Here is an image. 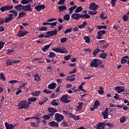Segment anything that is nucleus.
Returning <instances> with one entry per match:
<instances>
[{
	"mask_svg": "<svg viewBox=\"0 0 129 129\" xmlns=\"http://www.w3.org/2000/svg\"><path fill=\"white\" fill-rule=\"evenodd\" d=\"M79 104V105H78L77 106V110H81L82 108H83V104H84V102H79L78 103Z\"/></svg>",
	"mask_w": 129,
	"mask_h": 129,
	"instance_id": "30",
	"label": "nucleus"
},
{
	"mask_svg": "<svg viewBox=\"0 0 129 129\" xmlns=\"http://www.w3.org/2000/svg\"><path fill=\"white\" fill-rule=\"evenodd\" d=\"M26 16V13L24 12H21L19 13L18 17L17 18V20H19V19H21V18H23V17H25Z\"/></svg>",
	"mask_w": 129,
	"mask_h": 129,
	"instance_id": "24",
	"label": "nucleus"
},
{
	"mask_svg": "<svg viewBox=\"0 0 129 129\" xmlns=\"http://www.w3.org/2000/svg\"><path fill=\"white\" fill-rule=\"evenodd\" d=\"M70 15L69 14H66L63 16V20L64 21H69L70 20Z\"/></svg>",
	"mask_w": 129,
	"mask_h": 129,
	"instance_id": "38",
	"label": "nucleus"
},
{
	"mask_svg": "<svg viewBox=\"0 0 129 129\" xmlns=\"http://www.w3.org/2000/svg\"><path fill=\"white\" fill-rule=\"evenodd\" d=\"M46 8V6L44 5H40L35 7V9L37 11H41V10H44Z\"/></svg>",
	"mask_w": 129,
	"mask_h": 129,
	"instance_id": "19",
	"label": "nucleus"
},
{
	"mask_svg": "<svg viewBox=\"0 0 129 129\" xmlns=\"http://www.w3.org/2000/svg\"><path fill=\"white\" fill-rule=\"evenodd\" d=\"M111 4L114 7L115 6V5L116 4V2H117V0H111Z\"/></svg>",
	"mask_w": 129,
	"mask_h": 129,
	"instance_id": "61",
	"label": "nucleus"
},
{
	"mask_svg": "<svg viewBox=\"0 0 129 129\" xmlns=\"http://www.w3.org/2000/svg\"><path fill=\"white\" fill-rule=\"evenodd\" d=\"M73 31V28L66 29L64 31V34H68V33H71Z\"/></svg>",
	"mask_w": 129,
	"mask_h": 129,
	"instance_id": "51",
	"label": "nucleus"
},
{
	"mask_svg": "<svg viewBox=\"0 0 129 129\" xmlns=\"http://www.w3.org/2000/svg\"><path fill=\"white\" fill-rule=\"evenodd\" d=\"M32 104L31 102L27 100H22L18 103L19 110L27 109L30 107V105Z\"/></svg>",
	"mask_w": 129,
	"mask_h": 129,
	"instance_id": "4",
	"label": "nucleus"
},
{
	"mask_svg": "<svg viewBox=\"0 0 129 129\" xmlns=\"http://www.w3.org/2000/svg\"><path fill=\"white\" fill-rule=\"evenodd\" d=\"M105 33H106V31L104 30L98 31L97 32L98 36L97 37V39H98V40H100L101 37H102V35H104Z\"/></svg>",
	"mask_w": 129,
	"mask_h": 129,
	"instance_id": "16",
	"label": "nucleus"
},
{
	"mask_svg": "<svg viewBox=\"0 0 129 129\" xmlns=\"http://www.w3.org/2000/svg\"><path fill=\"white\" fill-rule=\"evenodd\" d=\"M97 13V11L96 10H94L93 11H90L89 12V15H91L92 16H94V15H96Z\"/></svg>",
	"mask_w": 129,
	"mask_h": 129,
	"instance_id": "48",
	"label": "nucleus"
},
{
	"mask_svg": "<svg viewBox=\"0 0 129 129\" xmlns=\"http://www.w3.org/2000/svg\"><path fill=\"white\" fill-rule=\"evenodd\" d=\"M48 125L50 126L53 127H59V123L55 121H51L48 122Z\"/></svg>",
	"mask_w": 129,
	"mask_h": 129,
	"instance_id": "17",
	"label": "nucleus"
},
{
	"mask_svg": "<svg viewBox=\"0 0 129 129\" xmlns=\"http://www.w3.org/2000/svg\"><path fill=\"white\" fill-rule=\"evenodd\" d=\"M47 111L49 112L48 114H45L41 117V118H43L45 120H49L50 117H53L56 112H57V110L55 109V108L49 107L47 109Z\"/></svg>",
	"mask_w": 129,
	"mask_h": 129,
	"instance_id": "1",
	"label": "nucleus"
},
{
	"mask_svg": "<svg viewBox=\"0 0 129 129\" xmlns=\"http://www.w3.org/2000/svg\"><path fill=\"white\" fill-rule=\"evenodd\" d=\"M23 8V6L22 4H19L18 5H16L14 7V9L19 11H21L22 10L21 8Z\"/></svg>",
	"mask_w": 129,
	"mask_h": 129,
	"instance_id": "32",
	"label": "nucleus"
},
{
	"mask_svg": "<svg viewBox=\"0 0 129 129\" xmlns=\"http://www.w3.org/2000/svg\"><path fill=\"white\" fill-rule=\"evenodd\" d=\"M37 97H30L29 98H28V101L30 102H35L37 101Z\"/></svg>",
	"mask_w": 129,
	"mask_h": 129,
	"instance_id": "31",
	"label": "nucleus"
},
{
	"mask_svg": "<svg viewBox=\"0 0 129 129\" xmlns=\"http://www.w3.org/2000/svg\"><path fill=\"white\" fill-rule=\"evenodd\" d=\"M68 96L69 95H64L60 98V101L64 103H68L71 102V100H68Z\"/></svg>",
	"mask_w": 129,
	"mask_h": 129,
	"instance_id": "10",
	"label": "nucleus"
},
{
	"mask_svg": "<svg viewBox=\"0 0 129 129\" xmlns=\"http://www.w3.org/2000/svg\"><path fill=\"white\" fill-rule=\"evenodd\" d=\"M51 104L52 106H58L59 105L58 102H56V100H53L51 101Z\"/></svg>",
	"mask_w": 129,
	"mask_h": 129,
	"instance_id": "49",
	"label": "nucleus"
},
{
	"mask_svg": "<svg viewBox=\"0 0 129 129\" xmlns=\"http://www.w3.org/2000/svg\"><path fill=\"white\" fill-rule=\"evenodd\" d=\"M120 97V95H119L117 93H116L115 95L113 96V98L116 99V100H120V98H119Z\"/></svg>",
	"mask_w": 129,
	"mask_h": 129,
	"instance_id": "47",
	"label": "nucleus"
},
{
	"mask_svg": "<svg viewBox=\"0 0 129 129\" xmlns=\"http://www.w3.org/2000/svg\"><path fill=\"white\" fill-rule=\"evenodd\" d=\"M0 80L4 82L6 81V78L4 73L0 74Z\"/></svg>",
	"mask_w": 129,
	"mask_h": 129,
	"instance_id": "36",
	"label": "nucleus"
},
{
	"mask_svg": "<svg viewBox=\"0 0 129 129\" xmlns=\"http://www.w3.org/2000/svg\"><path fill=\"white\" fill-rule=\"evenodd\" d=\"M104 119H106L108 118V108L106 107L105 110L102 113Z\"/></svg>",
	"mask_w": 129,
	"mask_h": 129,
	"instance_id": "12",
	"label": "nucleus"
},
{
	"mask_svg": "<svg viewBox=\"0 0 129 129\" xmlns=\"http://www.w3.org/2000/svg\"><path fill=\"white\" fill-rule=\"evenodd\" d=\"M52 50L56 53L62 54L67 53L68 52L67 49L64 47H62V48H61L60 47H58L57 48H53Z\"/></svg>",
	"mask_w": 129,
	"mask_h": 129,
	"instance_id": "6",
	"label": "nucleus"
},
{
	"mask_svg": "<svg viewBox=\"0 0 129 129\" xmlns=\"http://www.w3.org/2000/svg\"><path fill=\"white\" fill-rule=\"evenodd\" d=\"M126 117L124 116H122L120 117V122L121 123H124L125 122L126 119H125Z\"/></svg>",
	"mask_w": 129,
	"mask_h": 129,
	"instance_id": "42",
	"label": "nucleus"
},
{
	"mask_svg": "<svg viewBox=\"0 0 129 129\" xmlns=\"http://www.w3.org/2000/svg\"><path fill=\"white\" fill-rule=\"evenodd\" d=\"M115 91H117V93L118 94H120L121 93L124 92V91H125V89H124V87L122 86H117L115 87Z\"/></svg>",
	"mask_w": 129,
	"mask_h": 129,
	"instance_id": "11",
	"label": "nucleus"
},
{
	"mask_svg": "<svg viewBox=\"0 0 129 129\" xmlns=\"http://www.w3.org/2000/svg\"><path fill=\"white\" fill-rule=\"evenodd\" d=\"M106 125H107L108 127H111V128L114 127V124H113V123H110V122L107 123V124H106Z\"/></svg>",
	"mask_w": 129,
	"mask_h": 129,
	"instance_id": "57",
	"label": "nucleus"
},
{
	"mask_svg": "<svg viewBox=\"0 0 129 129\" xmlns=\"http://www.w3.org/2000/svg\"><path fill=\"white\" fill-rule=\"evenodd\" d=\"M97 29L98 30H101L102 29H104L105 30H106V29H107V26L104 25H101V26H97Z\"/></svg>",
	"mask_w": 129,
	"mask_h": 129,
	"instance_id": "44",
	"label": "nucleus"
},
{
	"mask_svg": "<svg viewBox=\"0 0 129 129\" xmlns=\"http://www.w3.org/2000/svg\"><path fill=\"white\" fill-rule=\"evenodd\" d=\"M40 93H41V92L40 91H35V94H34V95H33V96L34 97H38L40 96Z\"/></svg>",
	"mask_w": 129,
	"mask_h": 129,
	"instance_id": "52",
	"label": "nucleus"
},
{
	"mask_svg": "<svg viewBox=\"0 0 129 129\" xmlns=\"http://www.w3.org/2000/svg\"><path fill=\"white\" fill-rule=\"evenodd\" d=\"M46 30H47V27H44V26H42V27H41V28H39L38 29V31H39V32H42V31H46Z\"/></svg>",
	"mask_w": 129,
	"mask_h": 129,
	"instance_id": "46",
	"label": "nucleus"
},
{
	"mask_svg": "<svg viewBox=\"0 0 129 129\" xmlns=\"http://www.w3.org/2000/svg\"><path fill=\"white\" fill-rule=\"evenodd\" d=\"M22 9L24 10V11H32V8L30 4L26 6H23Z\"/></svg>",
	"mask_w": 129,
	"mask_h": 129,
	"instance_id": "13",
	"label": "nucleus"
},
{
	"mask_svg": "<svg viewBox=\"0 0 129 129\" xmlns=\"http://www.w3.org/2000/svg\"><path fill=\"white\" fill-rule=\"evenodd\" d=\"M128 17L127 15H125L122 16V20L123 22H126L127 21H128Z\"/></svg>",
	"mask_w": 129,
	"mask_h": 129,
	"instance_id": "53",
	"label": "nucleus"
},
{
	"mask_svg": "<svg viewBox=\"0 0 129 129\" xmlns=\"http://www.w3.org/2000/svg\"><path fill=\"white\" fill-rule=\"evenodd\" d=\"M77 7L78 6L77 5H75L71 7L70 8H69V11H70L69 14L72 15L74 13V10L77 9Z\"/></svg>",
	"mask_w": 129,
	"mask_h": 129,
	"instance_id": "27",
	"label": "nucleus"
},
{
	"mask_svg": "<svg viewBox=\"0 0 129 129\" xmlns=\"http://www.w3.org/2000/svg\"><path fill=\"white\" fill-rule=\"evenodd\" d=\"M6 64H7V67H8L9 66H12L13 65V62L11 61L10 59H8L6 60Z\"/></svg>",
	"mask_w": 129,
	"mask_h": 129,
	"instance_id": "37",
	"label": "nucleus"
},
{
	"mask_svg": "<svg viewBox=\"0 0 129 129\" xmlns=\"http://www.w3.org/2000/svg\"><path fill=\"white\" fill-rule=\"evenodd\" d=\"M57 19H56V18H52V19H49L48 20H47V22H54V21H57Z\"/></svg>",
	"mask_w": 129,
	"mask_h": 129,
	"instance_id": "63",
	"label": "nucleus"
},
{
	"mask_svg": "<svg viewBox=\"0 0 129 129\" xmlns=\"http://www.w3.org/2000/svg\"><path fill=\"white\" fill-rule=\"evenodd\" d=\"M58 9L59 10V12L60 13H61V12H62L64 11L67 10L68 8L66 6L62 5V6H60L58 7Z\"/></svg>",
	"mask_w": 129,
	"mask_h": 129,
	"instance_id": "22",
	"label": "nucleus"
},
{
	"mask_svg": "<svg viewBox=\"0 0 129 129\" xmlns=\"http://www.w3.org/2000/svg\"><path fill=\"white\" fill-rule=\"evenodd\" d=\"M43 92L45 93L46 94H51L52 93V91H49L46 89L43 90Z\"/></svg>",
	"mask_w": 129,
	"mask_h": 129,
	"instance_id": "50",
	"label": "nucleus"
},
{
	"mask_svg": "<svg viewBox=\"0 0 129 129\" xmlns=\"http://www.w3.org/2000/svg\"><path fill=\"white\" fill-rule=\"evenodd\" d=\"M56 54L55 53L53 52H49V55H48V57L49 58H54L56 56Z\"/></svg>",
	"mask_w": 129,
	"mask_h": 129,
	"instance_id": "35",
	"label": "nucleus"
},
{
	"mask_svg": "<svg viewBox=\"0 0 129 129\" xmlns=\"http://www.w3.org/2000/svg\"><path fill=\"white\" fill-rule=\"evenodd\" d=\"M72 19L73 20H76V21H79L80 19H84V20H86V19H90L91 16L88 14H81L76 13H74L71 16Z\"/></svg>",
	"mask_w": 129,
	"mask_h": 129,
	"instance_id": "2",
	"label": "nucleus"
},
{
	"mask_svg": "<svg viewBox=\"0 0 129 129\" xmlns=\"http://www.w3.org/2000/svg\"><path fill=\"white\" fill-rule=\"evenodd\" d=\"M99 6L95 3H91L89 7V9L91 10H96Z\"/></svg>",
	"mask_w": 129,
	"mask_h": 129,
	"instance_id": "18",
	"label": "nucleus"
},
{
	"mask_svg": "<svg viewBox=\"0 0 129 129\" xmlns=\"http://www.w3.org/2000/svg\"><path fill=\"white\" fill-rule=\"evenodd\" d=\"M57 22L49 23V26H51L52 28L57 25Z\"/></svg>",
	"mask_w": 129,
	"mask_h": 129,
	"instance_id": "58",
	"label": "nucleus"
},
{
	"mask_svg": "<svg viewBox=\"0 0 129 129\" xmlns=\"http://www.w3.org/2000/svg\"><path fill=\"white\" fill-rule=\"evenodd\" d=\"M76 75H72L71 76L68 77V79H67V81H69L71 82H73L76 80V78L75 77Z\"/></svg>",
	"mask_w": 129,
	"mask_h": 129,
	"instance_id": "23",
	"label": "nucleus"
},
{
	"mask_svg": "<svg viewBox=\"0 0 129 129\" xmlns=\"http://www.w3.org/2000/svg\"><path fill=\"white\" fill-rule=\"evenodd\" d=\"M105 127V122H99L97 125V129H102Z\"/></svg>",
	"mask_w": 129,
	"mask_h": 129,
	"instance_id": "20",
	"label": "nucleus"
},
{
	"mask_svg": "<svg viewBox=\"0 0 129 129\" xmlns=\"http://www.w3.org/2000/svg\"><path fill=\"white\" fill-rule=\"evenodd\" d=\"M20 3L23 5H27L29 4L28 0H22V1Z\"/></svg>",
	"mask_w": 129,
	"mask_h": 129,
	"instance_id": "59",
	"label": "nucleus"
},
{
	"mask_svg": "<svg viewBox=\"0 0 129 129\" xmlns=\"http://www.w3.org/2000/svg\"><path fill=\"white\" fill-rule=\"evenodd\" d=\"M88 25V23L86 21L83 22L82 24H81L78 26L79 29H83Z\"/></svg>",
	"mask_w": 129,
	"mask_h": 129,
	"instance_id": "29",
	"label": "nucleus"
},
{
	"mask_svg": "<svg viewBox=\"0 0 129 129\" xmlns=\"http://www.w3.org/2000/svg\"><path fill=\"white\" fill-rule=\"evenodd\" d=\"M69 115L70 118H71L72 119H74L75 115L72 113H69Z\"/></svg>",
	"mask_w": 129,
	"mask_h": 129,
	"instance_id": "64",
	"label": "nucleus"
},
{
	"mask_svg": "<svg viewBox=\"0 0 129 129\" xmlns=\"http://www.w3.org/2000/svg\"><path fill=\"white\" fill-rule=\"evenodd\" d=\"M52 42H51L49 44L45 45L44 48H42V51L43 52H46L49 48L51 47Z\"/></svg>",
	"mask_w": 129,
	"mask_h": 129,
	"instance_id": "25",
	"label": "nucleus"
},
{
	"mask_svg": "<svg viewBox=\"0 0 129 129\" xmlns=\"http://www.w3.org/2000/svg\"><path fill=\"white\" fill-rule=\"evenodd\" d=\"M6 129H14L16 126V124L13 125V124L9 123L7 122L5 123Z\"/></svg>",
	"mask_w": 129,
	"mask_h": 129,
	"instance_id": "14",
	"label": "nucleus"
},
{
	"mask_svg": "<svg viewBox=\"0 0 129 129\" xmlns=\"http://www.w3.org/2000/svg\"><path fill=\"white\" fill-rule=\"evenodd\" d=\"M99 42L100 44V48L103 49H107V48L109 47V43H107L105 40H100L99 41Z\"/></svg>",
	"mask_w": 129,
	"mask_h": 129,
	"instance_id": "7",
	"label": "nucleus"
},
{
	"mask_svg": "<svg viewBox=\"0 0 129 129\" xmlns=\"http://www.w3.org/2000/svg\"><path fill=\"white\" fill-rule=\"evenodd\" d=\"M84 39L85 40V43H90V37L89 36H85Z\"/></svg>",
	"mask_w": 129,
	"mask_h": 129,
	"instance_id": "43",
	"label": "nucleus"
},
{
	"mask_svg": "<svg viewBox=\"0 0 129 129\" xmlns=\"http://www.w3.org/2000/svg\"><path fill=\"white\" fill-rule=\"evenodd\" d=\"M100 52V49L98 48H96L93 52V56H96V55H97V53H98V52Z\"/></svg>",
	"mask_w": 129,
	"mask_h": 129,
	"instance_id": "39",
	"label": "nucleus"
},
{
	"mask_svg": "<svg viewBox=\"0 0 129 129\" xmlns=\"http://www.w3.org/2000/svg\"><path fill=\"white\" fill-rule=\"evenodd\" d=\"M56 86L57 84L55 83H54L48 85V88L49 89L54 90L55 88H56Z\"/></svg>",
	"mask_w": 129,
	"mask_h": 129,
	"instance_id": "26",
	"label": "nucleus"
},
{
	"mask_svg": "<svg viewBox=\"0 0 129 129\" xmlns=\"http://www.w3.org/2000/svg\"><path fill=\"white\" fill-rule=\"evenodd\" d=\"M66 0H59L58 2H57L58 5H63L64 4Z\"/></svg>",
	"mask_w": 129,
	"mask_h": 129,
	"instance_id": "62",
	"label": "nucleus"
},
{
	"mask_svg": "<svg viewBox=\"0 0 129 129\" xmlns=\"http://www.w3.org/2000/svg\"><path fill=\"white\" fill-rule=\"evenodd\" d=\"M99 89L100 90H98V92L99 94L101 95H103V94L104 93V91H103V88L102 87H100Z\"/></svg>",
	"mask_w": 129,
	"mask_h": 129,
	"instance_id": "41",
	"label": "nucleus"
},
{
	"mask_svg": "<svg viewBox=\"0 0 129 129\" xmlns=\"http://www.w3.org/2000/svg\"><path fill=\"white\" fill-rule=\"evenodd\" d=\"M55 120L58 122H62L64 120V116L60 113H56L54 115Z\"/></svg>",
	"mask_w": 129,
	"mask_h": 129,
	"instance_id": "8",
	"label": "nucleus"
},
{
	"mask_svg": "<svg viewBox=\"0 0 129 129\" xmlns=\"http://www.w3.org/2000/svg\"><path fill=\"white\" fill-rule=\"evenodd\" d=\"M71 57V55H67L64 57V59L67 61H69Z\"/></svg>",
	"mask_w": 129,
	"mask_h": 129,
	"instance_id": "55",
	"label": "nucleus"
},
{
	"mask_svg": "<svg viewBox=\"0 0 129 129\" xmlns=\"http://www.w3.org/2000/svg\"><path fill=\"white\" fill-rule=\"evenodd\" d=\"M13 9H14L13 6L7 5V6H4L3 7H2L0 8V11H1L2 12H5L7 10H11Z\"/></svg>",
	"mask_w": 129,
	"mask_h": 129,
	"instance_id": "9",
	"label": "nucleus"
},
{
	"mask_svg": "<svg viewBox=\"0 0 129 129\" xmlns=\"http://www.w3.org/2000/svg\"><path fill=\"white\" fill-rule=\"evenodd\" d=\"M30 125L33 127H38L39 125V124H37V123H36V122H31Z\"/></svg>",
	"mask_w": 129,
	"mask_h": 129,
	"instance_id": "45",
	"label": "nucleus"
},
{
	"mask_svg": "<svg viewBox=\"0 0 129 129\" xmlns=\"http://www.w3.org/2000/svg\"><path fill=\"white\" fill-rule=\"evenodd\" d=\"M126 59H129V57L127 55L123 56L121 59V63L122 64L126 63L127 62V60Z\"/></svg>",
	"mask_w": 129,
	"mask_h": 129,
	"instance_id": "21",
	"label": "nucleus"
},
{
	"mask_svg": "<svg viewBox=\"0 0 129 129\" xmlns=\"http://www.w3.org/2000/svg\"><path fill=\"white\" fill-rule=\"evenodd\" d=\"M99 57L101 58L105 59L106 58V57H107V54L105 52L102 53L100 54Z\"/></svg>",
	"mask_w": 129,
	"mask_h": 129,
	"instance_id": "34",
	"label": "nucleus"
},
{
	"mask_svg": "<svg viewBox=\"0 0 129 129\" xmlns=\"http://www.w3.org/2000/svg\"><path fill=\"white\" fill-rule=\"evenodd\" d=\"M29 32L27 31L20 30L18 32L17 35L18 37H24V36H26L27 34H29Z\"/></svg>",
	"mask_w": 129,
	"mask_h": 129,
	"instance_id": "15",
	"label": "nucleus"
},
{
	"mask_svg": "<svg viewBox=\"0 0 129 129\" xmlns=\"http://www.w3.org/2000/svg\"><path fill=\"white\" fill-rule=\"evenodd\" d=\"M13 19V17H7L5 19V23H6V24H8V23H9V22H11V21H12Z\"/></svg>",
	"mask_w": 129,
	"mask_h": 129,
	"instance_id": "40",
	"label": "nucleus"
},
{
	"mask_svg": "<svg viewBox=\"0 0 129 129\" xmlns=\"http://www.w3.org/2000/svg\"><path fill=\"white\" fill-rule=\"evenodd\" d=\"M80 117L79 115H75L73 120H79Z\"/></svg>",
	"mask_w": 129,
	"mask_h": 129,
	"instance_id": "60",
	"label": "nucleus"
},
{
	"mask_svg": "<svg viewBox=\"0 0 129 129\" xmlns=\"http://www.w3.org/2000/svg\"><path fill=\"white\" fill-rule=\"evenodd\" d=\"M101 64H102V61H101V60L97 58H94L90 63V67L92 68H97Z\"/></svg>",
	"mask_w": 129,
	"mask_h": 129,
	"instance_id": "5",
	"label": "nucleus"
},
{
	"mask_svg": "<svg viewBox=\"0 0 129 129\" xmlns=\"http://www.w3.org/2000/svg\"><path fill=\"white\" fill-rule=\"evenodd\" d=\"M76 8L77 9L75 10V13H80L83 10V9L82 6H79Z\"/></svg>",
	"mask_w": 129,
	"mask_h": 129,
	"instance_id": "33",
	"label": "nucleus"
},
{
	"mask_svg": "<svg viewBox=\"0 0 129 129\" xmlns=\"http://www.w3.org/2000/svg\"><path fill=\"white\" fill-rule=\"evenodd\" d=\"M5 44H6L5 42H3V41L0 42V50H1L4 48Z\"/></svg>",
	"mask_w": 129,
	"mask_h": 129,
	"instance_id": "54",
	"label": "nucleus"
},
{
	"mask_svg": "<svg viewBox=\"0 0 129 129\" xmlns=\"http://www.w3.org/2000/svg\"><path fill=\"white\" fill-rule=\"evenodd\" d=\"M68 38L67 37H62L61 39H60V42L61 43H65L66 42H67V41H68Z\"/></svg>",
	"mask_w": 129,
	"mask_h": 129,
	"instance_id": "56",
	"label": "nucleus"
},
{
	"mask_svg": "<svg viewBox=\"0 0 129 129\" xmlns=\"http://www.w3.org/2000/svg\"><path fill=\"white\" fill-rule=\"evenodd\" d=\"M58 33L57 29H54L52 31H47L45 33L46 35L44 34H39L38 35V38L41 39V38H50L51 37H53V36H56Z\"/></svg>",
	"mask_w": 129,
	"mask_h": 129,
	"instance_id": "3",
	"label": "nucleus"
},
{
	"mask_svg": "<svg viewBox=\"0 0 129 129\" xmlns=\"http://www.w3.org/2000/svg\"><path fill=\"white\" fill-rule=\"evenodd\" d=\"M60 125L61 127H67L69 126V124L66 120H63L62 122L60 123Z\"/></svg>",
	"mask_w": 129,
	"mask_h": 129,
	"instance_id": "28",
	"label": "nucleus"
}]
</instances>
